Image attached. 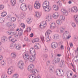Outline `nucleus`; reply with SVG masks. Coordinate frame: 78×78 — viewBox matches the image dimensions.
Here are the masks:
<instances>
[{
    "instance_id": "1",
    "label": "nucleus",
    "mask_w": 78,
    "mask_h": 78,
    "mask_svg": "<svg viewBox=\"0 0 78 78\" xmlns=\"http://www.w3.org/2000/svg\"><path fill=\"white\" fill-rule=\"evenodd\" d=\"M50 2L48 1H45L43 3V7L45 12H49L51 10V7L49 6Z\"/></svg>"
},
{
    "instance_id": "2",
    "label": "nucleus",
    "mask_w": 78,
    "mask_h": 78,
    "mask_svg": "<svg viewBox=\"0 0 78 78\" xmlns=\"http://www.w3.org/2000/svg\"><path fill=\"white\" fill-rule=\"evenodd\" d=\"M51 33V31L50 30H47L45 33V35L46 37V41L47 42H49L51 41V37L50 36H49V35Z\"/></svg>"
},
{
    "instance_id": "3",
    "label": "nucleus",
    "mask_w": 78,
    "mask_h": 78,
    "mask_svg": "<svg viewBox=\"0 0 78 78\" xmlns=\"http://www.w3.org/2000/svg\"><path fill=\"white\" fill-rule=\"evenodd\" d=\"M41 6V4L39 2H36L34 5V8L36 9H40Z\"/></svg>"
},
{
    "instance_id": "4",
    "label": "nucleus",
    "mask_w": 78,
    "mask_h": 78,
    "mask_svg": "<svg viewBox=\"0 0 78 78\" xmlns=\"http://www.w3.org/2000/svg\"><path fill=\"white\" fill-rule=\"evenodd\" d=\"M21 9L23 11H26L27 9V5L23 3L21 5Z\"/></svg>"
},
{
    "instance_id": "5",
    "label": "nucleus",
    "mask_w": 78,
    "mask_h": 78,
    "mask_svg": "<svg viewBox=\"0 0 78 78\" xmlns=\"http://www.w3.org/2000/svg\"><path fill=\"white\" fill-rule=\"evenodd\" d=\"M24 66V63L23 61H21L20 65H19V64H18V69H20L22 70V69H23Z\"/></svg>"
},
{
    "instance_id": "6",
    "label": "nucleus",
    "mask_w": 78,
    "mask_h": 78,
    "mask_svg": "<svg viewBox=\"0 0 78 78\" xmlns=\"http://www.w3.org/2000/svg\"><path fill=\"white\" fill-rule=\"evenodd\" d=\"M58 45V44L56 42H53L51 44V47L52 48H56Z\"/></svg>"
},
{
    "instance_id": "7",
    "label": "nucleus",
    "mask_w": 78,
    "mask_h": 78,
    "mask_svg": "<svg viewBox=\"0 0 78 78\" xmlns=\"http://www.w3.org/2000/svg\"><path fill=\"white\" fill-rule=\"evenodd\" d=\"M55 73L58 76H62V74L61 73V70L60 69H58L55 71Z\"/></svg>"
},
{
    "instance_id": "8",
    "label": "nucleus",
    "mask_w": 78,
    "mask_h": 78,
    "mask_svg": "<svg viewBox=\"0 0 78 78\" xmlns=\"http://www.w3.org/2000/svg\"><path fill=\"white\" fill-rule=\"evenodd\" d=\"M43 25H42L41 24H40V26H39V28H41V29H44V27L47 26L46 22H43Z\"/></svg>"
},
{
    "instance_id": "9",
    "label": "nucleus",
    "mask_w": 78,
    "mask_h": 78,
    "mask_svg": "<svg viewBox=\"0 0 78 78\" xmlns=\"http://www.w3.org/2000/svg\"><path fill=\"white\" fill-rule=\"evenodd\" d=\"M23 58L26 61H28L30 59V56L28 54H25L23 55Z\"/></svg>"
},
{
    "instance_id": "10",
    "label": "nucleus",
    "mask_w": 78,
    "mask_h": 78,
    "mask_svg": "<svg viewBox=\"0 0 78 78\" xmlns=\"http://www.w3.org/2000/svg\"><path fill=\"white\" fill-rule=\"evenodd\" d=\"M35 59H36V57L35 56L31 55V56H30V57L29 61L30 62H33V61H34Z\"/></svg>"
},
{
    "instance_id": "11",
    "label": "nucleus",
    "mask_w": 78,
    "mask_h": 78,
    "mask_svg": "<svg viewBox=\"0 0 78 78\" xmlns=\"http://www.w3.org/2000/svg\"><path fill=\"white\" fill-rule=\"evenodd\" d=\"M61 11L63 13V14L65 15V16H67V15H68L69 13L68 11L66 10V9H61Z\"/></svg>"
},
{
    "instance_id": "12",
    "label": "nucleus",
    "mask_w": 78,
    "mask_h": 78,
    "mask_svg": "<svg viewBox=\"0 0 78 78\" xmlns=\"http://www.w3.org/2000/svg\"><path fill=\"white\" fill-rule=\"evenodd\" d=\"M34 65L33 64H31L28 66V70L31 72L34 69Z\"/></svg>"
},
{
    "instance_id": "13",
    "label": "nucleus",
    "mask_w": 78,
    "mask_h": 78,
    "mask_svg": "<svg viewBox=\"0 0 78 78\" xmlns=\"http://www.w3.org/2000/svg\"><path fill=\"white\" fill-rule=\"evenodd\" d=\"M14 24H8L7 27L9 28V29H10L11 30H13L14 27H13Z\"/></svg>"
},
{
    "instance_id": "14",
    "label": "nucleus",
    "mask_w": 78,
    "mask_h": 78,
    "mask_svg": "<svg viewBox=\"0 0 78 78\" xmlns=\"http://www.w3.org/2000/svg\"><path fill=\"white\" fill-rule=\"evenodd\" d=\"M71 11L72 12H76L78 11V9L76 7H74L71 9Z\"/></svg>"
},
{
    "instance_id": "15",
    "label": "nucleus",
    "mask_w": 78,
    "mask_h": 78,
    "mask_svg": "<svg viewBox=\"0 0 78 78\" xmlns=\"http://www.w3.org/2000/svg\"><path fill=\"white\" fill-rule=\"evenodd\" d=\"M55 27H56V24L55 22L51 23V24L50 25V28L52 30H53V29H55Z\"/></svg>"
},
{
    "instance_id": "16",
    "label": "nucleus",
    "mask_w": 78,
    "mask_h": 78,
    "mask_svg": "<svg viewBox=\"0 0 78 78\" xmlns=\"http://www.w3.org/2000/svg\"><path fill=\"white\" fill-rule=\"evenodd\" d=\"M1 41L2 42H5L8 41V38L6 36H4L2 37Z\"/></svg>"
},
{
    "instance_id": "17",
    "label": "nucleus",
    "mask_w": 78,
    "mask_h": 78,
    "mask_svg": "<svg viewBox=\"0 0 78 78\" xmlns=\"http://www.w3.org/2000/svg\"><path fill=\"white\" fill-rule=\"evenodd\" d=\"M60 62V58H57L56 59H55L54 62L53 64L54 65H55V64H58V63H59Z\"/></svg>"
},
{
    "instance_id": "18",
    "label": "nucleus",
    "mask_w": 78,
    "mask_h": 78,
    "mask_svg": "<svg viewBox=\"0 0 78 78\" xmlns=\"http://www.w3.org/2000/svg\"><path fill=\"white\" fill-rule=\"evenodd\" d=\"M12 69L11 68H9L7 72L8 74L10 75H11V73H12Z\"/></svg>"
},
{
    "instance_id": "19",
    "label": "nucleus",
    "mask_w": 78,
    "mask_h": 78,
    "mask_svg": "<svg viewBox=\"0 0 78 78\" xmlns=\"http://www.w3.org/2000/svg\"><path fill=\"white\" fill-rule=\"evenodd\" d=\"M58 16L59 15L58 14V13H55L53 15V17L54 19H57Z\"/></svg>"
},
{
    "instance_id": "20",
    "label": "nucleus",
    "mask_w": 78,
    "mask_h": 78,
    "mask_svg": "<svg viewBox=\"0 0 78 78\" xmlns=\"http://www.w3.org/2000/svg\"><path fill=\"white\" fill-rule=\"evenodd\" d=\"M11 57L12 59H15L16 58V55L14 53H12L11 54Z\"/></svg>"
},
{
    "instance_id": "21",
    "label": "nucleus",
    "mask_w": 78,
    "mask_h": 78,
    "mask_svg": "<svg viewBox=\"0 0 78 78\" xmlns=\"http://www.w3.org/2000/svg\"><path fill=\"white\" fill-rule=\"evenodd\" d=\"M74 19L75 22H76L77 24H78V15H75Z\"/></svg>"
},
{
    "instance_id": "22",
    "label": "nucleus",
    "mask_w": 78,
    "mask_h": 78,
    "mask_svg": "<svg viewBox=\"0 0 78 78\" xmlns=\"http://www.w3.org/2000/svg\"><path fill=\"white\" fill-rule=\"evenodd\" d=\"M46 19L48 21H50L51 20V16L50 15H48L46 17Z\"/></svg>"
},
{
    "instance_id": "23",
    "label": "nucleus",
    "mask_w": 78,
    "mask_h": 78,
    "mask_svg": "<svg viewBox=\"0 0 78 78\" xmlns=\"http://www.w3.org/2000/svg\"><path fill=\"white\" fill-rule=\"evenodd\" d=\"M18 34L20 36H22L23 34V30L20 28V29L18 32Z\"/></svg>"
},
{
    "instance_id": "24",
    "label": "nucleus",
    "mask_w": 78,
    "mask_h": 78,
    "mask_svg": "<svg viewBox=\"0 0 78 78\" xmlns=\"http://www.w3.org/2000/svg\"><path fill=\"white\" fill-rule=\"evenodd\" d=\"M53 8L55 11H58V7L57 5H54L53 6Z\"/></svg>"
},
{
    "instance_id": "25",
    "label": "nucleus",
    "mask_w": 78,
    "mask_h": 78,
    "mask_svg": "<svg viewBox=\"0 0 78 78\" xmlns=\"http://www.w3.org/2000/svg\"><path fill=\"white\" fill-rule=\"evenodd\" d=\"M35 16L36 17H37V18H39L40 17L39 12H36L35 14Z\"/></svg>"
},
{
    "instance_id": "26",
    "label": "nucleus",
    "mask_w": 78,
    "mask_h": 78,
    "mask_svg": "<svg viewBox=\"0 0 78 78\" xmlns=\"http://www.w3.org/2000/svg\"><path fill=\"white\" fill-rule=\"evenodd\" d=\"M30 72L31 73H36L37 72V69L33 68Z\"/></svg>"
},
{
    "instance_id": "27",
    "label": "nucleus",
    "mask_w": 78,
    "mask_h": 78,
    "mask_svg": "<svg viewBox=\"0 0 78 78\" xmlns=\"http://www.w3.org/2000/svg\"><path fill=\"white\" fill-rule=\"evenodd\" d=\"M16 3V0H12V2L11 3V4L12 6H14Z\"/></svg>"
},
{
    "instance_id": "28",
    "label": "nucleus",
    "mask_w": 78,
    "mask_h": 78,
    "mask_svg": "<svg viewBox=\"0 0 78 78\" xmlns=\"http://www.w3.org/2000/svg\"><path fill=\"white\" fill-rule=\"evenodd\" d=\"M7 13L5 12H3L1 13V16L2 17H5L6 16V14Z\"/></svg>"
},
{
    "instance_id": "29",
    "label": "nucleus",
    "mask_w": 78,
    "mask_h": 78,
    "mask_svg": "<svg viewBox=\"0 0 78 78\" xmlns=\"http://www.w3.org/2000/svg\"><path fill=\"white\" fill-rule=\"evenodd\" d=\"M64 61L63 60H62L60 62V66L61 67H62V66L64 64Z\"/></svg>"
},
{
    "instance_id": "30",
    "label": "nucleus",
    "mask_w": 78,
    "mask_h": 78,
    "mask_svg": "<svg viewBox=\"0 0 78 78\" xmlns=\"http://www.w3.org/2000/svg\"><path fill=\"white\" fill-rule=\"evenodd\" d=\"M32 22V20L31 19L28 18L27 20V22L28 23V24H30Z\"/></svg>"
},
{
    "instance_id": "31",
    "label": "nucleus",
    "mask_w": 78,
    "mask_h": 78,
    "mask_svg": "<svg viewBox=\"0 0 78 78\" xmlns=\"http://www.w3.org/2000/svg\"><path fill=\"white\" fill-rule=\"evenodd\" d=\"M16 20V19L14 17H12L10 19V20L11 21V22H15V21Z\"/></svg>"
},
{
    "instance_id": "32",
    "label": "nucleus",
    "mask_w": 78,
    "mask_h": 78,
    "mask_svg": "<svg viewBox=\"0 0 78 78\" xmlns=\"http://www.w3.org/2000/svg\"><path fill=\"white\" fill-rule=\"evenodd\" d=\"M56 22L58 25H61V23H62L61 21L59 20H57Z\"/></svg>"
},
{
    "instance_id": "33",
    "label": "nucleus",
    "mask_w": 78,
    "mask_h": 78,
    "mask_svg": "<svg viewBox=\"0 0 78 78\" xmlns=\"http://www.w3.org/2000/svg\"><path fill=\"white\" fill-rule=\"evenodd\" d=\"M39 38H35L33 41L32 42L34 43V42H39Z\"/></svg>"
},
{
    "instance_id": "34",
    "label": "nucleus",
    "mask_w": 78,
    "mask_h": 78,
    "mask_svg": "<svg viewBox=\"0 0 78 78\" xmlns=\"http://www.w3.org/2000/svg\"><path fill=\"white\" fill-rule=\"evenodd\" d=\"M41 38L42 42L44 44V42H45V40H44V36H41Z\"/></svg>"
},
{
    "instance_id": "35",
    "label": "nucleus",
    "mask_w": 78,
    "mask_h": 78,
    "mask_svg": "<svg viewBox=\"0 0 78 78\" xmlns=\"http://www.w3.org/2000/svg\"><path fill=\"white\" fill-rule=\"evenodd\" d=\"M60 20H64L65 17L62 15L60 17Z\"/></svg>"
},
{
    "instance_id": "36",
    "label": "nucleus",
    "mask_w": 78,
    "mask_h": 78,
    "mask_svg": "<svg viewBox=\"0 0 78 78\" xmlns=\"http://www.w3.org/2000/svg\"><path fill=\"white\" fill-rule=\"evenodd\" d=\"M19 75L17 74H15L13 76L12 78H18Z\"/></svg>"
},
{
    "instance_id": "37",
    "label": "nucleus",
    "mask_w": 78,
    "mask_h": 78,
    "mask_svg": "<svg viewBox=\"0 0 78 78\" xmlns=\"http://www.w3.org/2000/svg\"><path fill=\"white\" fill-rule=\"evenodd\" d=\"M54 39H58L59 37V36L58 34H56L54 36Z\"/></svg>"
},
{
    "instance_id": "38",
    "label": "nucleus",
    "mask_w": 78,
    "mask_h": 78,
    "mask_svg": "<svg viewBox=\"0 0 78 78\" xmlns=\"http://www.w3.org/2000/svg\"><path fill=\"white\" fill-rule=\"evenodd\" d=\"M28 8L29 11H32L33 9V6L31 5H28Z\"/></svg>"
},
{
    "instance_id": "39",
    "label": "nucleus",
    "mask_w": 78,
    "mask_h": 78,
    "mask_svg": "<svg viewBox=\"0 0 78 78\" xmlns=\"http://www.w3.org/2000/svg\"><path fill=\"white\" fill-rule=\"evenodd\" d=\"M34 51V49L33 48H31L30 49V53H32Z\"/></svg>"
},
{
    "instance_id": "40",
    "label": "nucleus",
    "mask_w": 78,
    "mask_h": 78,
    "mask_svg": "<svg viewBox=\"0 0 78 78\" xmlns=\"http://www.w3.org/2000/svg\"><path fill=\"white\" fill-rule=\"evenodd\" d=\"M20 17L21 19H23L25 17V16L23 13H22L20 15Z\"/></svg>"
},
{
    "instance_id": "41",
    "label": "nucleus",
    "mask_w": 78,
    "mask_h": 78,
    "mask_svg": "<svg viewBox=\"0 0 78 78\" xmlns=\"http://www.w3.org/2000/svg\"><path fill=\"white\" fill-rule=\"evenodd\" d=\"M29 78H35V76L33 75H30L28 76Z\"/></svg>"
},
{
    "instance_id": "42",
    "label": "nucleus",
    "mask_w": 78,
    "mask_h": 78,
    "mask_svg": "<svg viewBox=\"0 0 78 78\" xmlns=\"http://www.w3.org/2000/svg\"><path fill=\"white\" fill-rule=\"evenodd\" d=\"M3 18H0V23H3L4 22V20Z\"/></svg>"
},
{
    "instance_id": "43",
    "label": "nucleus",
    "mask_w": 78,
    "mask_h": 78,
    "mask_svg": "<svg viewBox=\"0 0 78 78\" xmlns=\"http://www.w3.org/2000/svg\"><path fill=\"white\" fill-rule=\"evenodd\" d=\"M31 28L30 27H29L27 28V31L28 32L29 31L30 32L31 31Z\"/></svg>"
},
{
    "instance_id": "44",
    "label": "nucleus",
    "mask_w": 78,
    "mask_h": 78,
    "mask_svg": "<svg viewBox=\"0 0 78 78\" xmlns=\"http://www.w3.org/2000/svg\"><path fill=\"white\" fill-rule=\"evenodd\" d=\"M21 27H22V28H25V25L24 23H21Z\"/></svg>"
},
{
    "instance_id": "45",
    "label": "nucleus",
    "mask_w": 78,
    "mask_h": 78,
    "mask_svg": "<svg viewBox=\"0 0 78 78\" xmlns=\"http://www.w3.org/2000/svg\"><path fill=\"white\" fill-rule=\"evenodd\" d=\"M78 57L77 56H76L74 58V60L76 62H78V59H77V58Z\"/></svg>"
},
{
    "instance_id": "46",
    "label": "nucleus",
    "mask_w": 78,
    "mask_h": 78,
    "mask_svg": "<svg viewBox=\"0 0 78 78\" xmlns=\"http://www.w3.org/2000/svg\"><path fill=\"white\" fill-rule=\"evenodd\" d=\"M71 25L72 27H73V28H75V27H76V24H75V23H74V22L72 23Z\"/></svg>"
},
{
    "instance_id": "47",
    "label": "nucleus",
    "mask_w": 78,
    "mask_h": 78,
    "mask_svg": "<svg viewBox=\"0 0 78 78\" xmlns=\"http://www.w3.org/2000/svg\"><path fill=\"white\" fill-rule=\"evenodd\" d=\"M16 50H20V49L21 47L19 45H18V46H16Z\"/></svg>"
},
{
    "instance_id": "48",
    "label": "nucleus",
    "mask_w": 78,
    "mask_h": 78,
    "mask_svg": "<svg viewBox=\"0 0 78 78\" xmlns=\"http://www.w3.org/2000/svg\"><path fill=\"white\" fill-rule=\"evenodd\" d=\"M4 8V6L3 5H0V10H2Z\"/></svg>"
},
{
    "instance_id": "49",
    "label": "nucleus",
    "mask_w": 78,
    "mask_h": 78,
    "mask_svg": "<svg viewBox=\"0 0 78 78\" xmlns=\"http://www.w3.org/2000/svg\"><path fill=\"white\" fill-rule=\"evenodd\" d=\"M2 78H8L7 77V76L6 75H3L2 76H1Z\"/></svg>"
},
{
    "instance_id": "50",
    "label": "nucleus",
    "mask_w": 78,
    "mask_h": 78,
    "mask_svg": "<svg viewBox=\"0 0 78 78\" xmlns=\"http://www.w3.org/2000/svg\"><path fill=\"white\" fill-rule=\"evenodd\" d=\"M54 69V66H50L49 68V69Z\"/></svg>"
},
{
    "instance_id": "51",
    "label": "nucleus",
    "mask_w": 78,
    "mask_h": 78,
    "mask_svg": "<svg viewBox=\"0 0 78 78\" xmlns=\"http://www.w3.org/2000/svg\"><path fill=\"white\" fill-rule=\"evenodd\" d=\"M43 57L45 58L48 57V55L47 54H44L43 55Z\"/></svg>"
},
{
    "instance_id": "52",
    "label": "nucleus",
    "mask_w": 78,
    "mask_h": 78,
    "mask_svg": "<svg viewBox=\"0 0 78 78\" xmlns=\"http://www.w3.org/2000/svg\"><path fill=\"white\" fill-rule=\"evenodd\" d=\"M11 41L13 43H15V41H16L15 39H14L13 38L12 39H11Z\"/></svg>"
},
{
    "instance_id": "53",
    "label": "nucleus",
    "mask_w": 78,
    "mask_h": 78,
    "mask_svg": "<svg viewBox=\"0 0 78 78\" xmlns=\"http://www.w3.org/2000/svg\"><path fill=\"white\" fill-rule=\"evenodd\" d=\"M36 45L37 46L38 49H39V48H40L41 47V45L39 44V43H38L37 44H36Z\"/></svg>"
},
{
    "instance_id": "54",
    "label": "nucleus",
    "mask_w": 78,
    "mask_h": 78,
    "mask_svg": "<svg viewBox=\"0 0 78 78\" xmlns=\"http://www.w3.org/2000/svg\"><path fill=\"white\" fill-rule=\"evenodd\" d=\"M14 31H12L11 32L10 35L11 36H13V35H14Z\"/></svg>"
},
{
    "instance_id": "55",
    "label": "nucleus",
    "mask_w": 78,
    "mask_h": 78,
    "mask_svg": "<svg viewBox=\"0 0 78 78\" xmlns=\"http://www.w3.org/2000/svg\"><path fill=\"white\" fill-rule=\"evenodd\" d=\"M11 31H10V30H9L7 31V33L8 34H9L10 35H11Z\"/></svg>"
},
{
    "instance_id": "56",
    "label": "nucleus",
    "mask_w": 78,
    "mask_h": 78,
    "mask_svg": "<svg viewBox=\"0 0 78 78\" xmlns=\"http://www.w3.org/2000/svg\"><path fill=\"white\" fill-rule=\"evenodd\" d=\"M49 64H50V61H48L47 62V66H49Z\"/></svg>"
},
{
    "instance_id": "57",
    "label": "nucleus",
    "mask_w": 78,
    "mask_h": 78,
    "mask_svg": "<svg viewBox=\"0 0 78 78\" xmlns=\"http://www.w3.org/2000/svg\"><path fill=\"white\" fill-rule=\"evenodd\" d=\"M60 29L64 31V30H65V28H64V27H61Z\"/></svg>"
},
{
    "instance_id": "58",
    "label": "nucleus",
    "mask_w": 78,
    "mask_h": 78,
    "mask_svg": "<svg viewBox=\"0 0 78 78\" xmlns=\"http://www.w3.org/2000/svg\"><path fill=\"white\" fill-rule=\"evenodd\" d=\"M60 31L61 33H62L63 32H64V30H62L61 29H60Z\"/></svg>"
},
{
    "instance_id": "59",
    "label": "nucleus",
    "mask_w": 78,
    "mask_h": 78,
    "mask_svg": "<svg viewBox=\"0 0 78 78\" xmlns=\"http://www.w3.org/2000/svg\"><path fill=\"white\" fill-rule=\"evenodd\" d=\"M34 48L37 50H38L39 49V48L38 47H37V46L36 45L34 46Z\"/></svg>"
},
{
    "instance_id": "60",
    "label": "nucleus",
    "mask_w": 78,
    "mask_h": 78,
    "mask_svg": "<svg viewBox=\"0 0 78 78\" xmlns=\"http://www.w3.org/2000/svg\"><path fill=\"white\" fill-rule=\"evenodd\" d=\"M44 52H47V51H48V50H47V48H46L44 49Z\"/></svg>"
},
{
    "instance_id": "61",
    "label": "nucleus",
    "mask_w": 78,
    "mask_h": 78,
    "mask_svg": "<svg viewBox=\"0 0 78 78\" xmlns=\"http://www.w3.org/2000/svg\"><path fill=\"white\" fill-rule=\"evenodd\" d=\"M24 41H28V38L27 37H25L24 38Z\"/></svg>"
},
{
    "instance_id": "62",
    "label": "nucleus",
    "mask_w": 78,
    "mask_h": 78,
    "mask_svg": "<svg viewBox=\"0 0 78 78\" xmlns=\"http://www.w3.org/2000/svg\"><path fill=\"white\" fill-rule=\"evenodd\" d=\"M57 3L58 5H60L61 3V1H59Z\"/></svg>"
},
{
    "instance_id": "63",
    "label": "nucleus",
    "mask_w": 78,
    "mask_h": 78,
    "mask_svg": "<svg viewBox=\"0 0 78 78\" xmlns=\"http://www.w3.org/2000/svg\"><path fill=\"white\" fill-rule=\"evenodd\" d=\"M70 37H71V36L70 35L68 36L67 37H66V39H69L70 38Z\"/></svg>"
},
{
    "instance_id": "64",
    "label": "nucleus",
    "mask_w": 78,
    "mask_h": 78,
    "mask_svg": "<svg viewBox=\"0 0 78 78\" xmlns=\"http://www.w3.org/2000/svg\"><path fill=\"white\" fill-rule=\"evenodd\" d=\"M49 70L50 72L51 73H53V69H49Z\"/></svg>"
}]
</instances>
